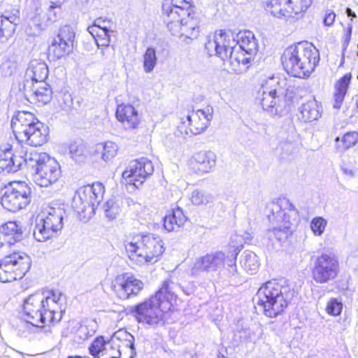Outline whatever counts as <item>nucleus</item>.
Segmentation results:
<instances>
[{
    "label": "nucleus",
    "mask_w": 358,
    "mask_h": 358,
    "mask_svg": "<svg viewBox=\"0 0 358 358\" xmlns=\"http://www.w3.org/2000/svg\"><path fill=\"white\" fill-rule=\"evenodd\" d=\"M176 298L171 282L164 281L155 295L133 306L130 313L138 323L152 327L162 325L164 324V313L171 309Z\"/></svg>",
    "instance_id": "obj_1"
},
{
    "label": "nucleus",
    "mask_w": 358,
    "mask_h": 358,
    "mask_svg": "<svg viewBox=\"0 0 358 358\" xmlns=\"http://www.w3.org/2000/svg\"><path fill=\"white\" fill-rule=\"evenodd\" d=\"M281 62L285 71L290 76L308 77L320 62V54L311 43L300 42L284 51Z\"/></svg>",
    "instance_id": "obj_2"
},
{
    "label": "nucleus",
    "mask_w": 358,
    "mask_h": 358,
    "mask_svg": "<svg viewBox=\"0 0 358 358\" xmlns=\"http://www.w3.org/2000/svg\"><path fill=\"white\" fill-rule=\"evenodd\" d=\"M289 296L290 289L285 281L271 280L259 288L255 297L265 315L275 317L287 306Z\"/></svg>",
    "instance_id": "obj_3"
},
{
    "label": "nucleus",
    "mask_w": 358,
    "mask_h": 358,
    "mask_svg": "<svg viewBox=\"0 0 358 358\" xmlns=\"http://www.w3.org/2000/svg\"><path fill=\"white\" fill-rule=\"evenodd\" d=\"M11 128L17 143L26 142L31 146L37 147L48 141V127L38 121L31 113L17 112L12 117Z\"/></svg>",
    "instance_id": "obj_4"
},
{
    "label": "nucleus",
    "mask_w": 358,
    "mask_h": 358,
    "mask_svg": "<svg viewBox=\"0 0 358 358\" xmlns=\"http://www.w3.org/2000/svg\"><path fill=\"white\" fill-rule=\"evenodd\" d=\"M25 166L30 169L33 181L38 186L48 187L61 176L59 163L45 152L29 148L26 155Z\"/></svg>",
    "instance_id": "obj_5"
},
{
    "label": "nucleus",
    "mask_w": 358,
    "mask_h": 358,
    "mask_svg": "<svg viewBox=\"0 0 358 358\" xmlns=\"http://www.w3.org/2000/svg\"><path fill=\"white\" fill-rule=\"evenodd\" d=\"M124 245L130 260L139 265L157 262L164 252L162 240L154 234L137 235Z\"/></svg>",
    "instance_id": "obj_6"
},
{
    "label": "nucleus",
    "mask_w": 358,
    "mask_h": 358,
    "mask_svg": "<svg viewBox=\"0 0 358 358\" xmlns=\"http://www.w3.org/2000/svg\"><path fill=\"white\" fill-rule=\"evenodd\" d=\"M287 91L280 86L278 77L272 76L263 81L256 99L269 115L281 116L289 110Z\"/></svg>",
    "instance_id": "obj_7"
},
{
    "label": "nucleus",
    "mask_w": 358,
    "mask_h": 358,
    "mask_svg": "<svg viewBox=\"0 0 358 358\" xmlns=\"http://www.w3.org/2000/svg\"><path fill=\"white\" fill-rule=\"evenodd\" d=\"M64 208L49 206L46 213L38 215L35 221L33 236L38 242H45L55 237L63 228Z\"/></svg>",
    "instance_id": "obj_8"
},
{
    "label": "nucleus",
    "mask_w": 358,
    "mask_h": 358,
    "mask_svg": "<svg viewBox=\"0 0 358 358\" xmlns=\"http://www.w3.org/2000/svg\"><path fill=\"white\" fill-rule=\"evenodd\" d=\"M31 258L23 252H13L0 260V282L22 279L29 271Z\"/></svg>",
    "instance_id": "obj_9"
},
{
    "label": "nucleus",
    "mask_w": 358,
    "mask_h": 358,
    "mask_svg": "<svg viewBox=\"0 0 358 358\" xmlns=\"http://www.w3.org/2000/svg\"><path fill=\"white\" fill-rule=\"evenodd\" d=\"M31 194V187L25 182H13L6 189L1 203L8 211L17 212L29 203Z\"/></svg>",
    "instance_id": "obj_10"
},
{
    "label": "nucleus",
    "mask_w": 358,
    "mask_h": 358,
    "mask_svg": "<svg viewBox=\"0 0 358 358\" xmlns=\"http://www.w3.org/2000/svg\"><path fill=\"white\" fill-rule=\"evenodd\" d=\"M340 272L338 257L331 253H322L314 262L312 278L318 284H327L334 280Z\"/></svg>",
    "instance_id": "obj_11"
},
{
    "label": "nucleus",
    "mask_w": 358,
    "mask_h": 358,
    "mask_svg": "<svg viewBox=\"0 0 358 358\" xmlns=\"http://www.w3.org/2000/svg\"><path fill=\"white\" fill-rule=\"evenodd\" d=\"M63 295L58 291L48 292V299L44 308L39 314L38 321L33 326L41 327L46 324L58 322L62 319Z\"/></svg>",
    "instance_id": "obj_12"
},
{
    "label": "nucleus",
    "mask_w": 358,
    "mask_h": 358,
    "mask_svg": "<svg viewBox=\"0 0 358 358\" xmlns=\"http://www.w3.org/2000/svg\"><path fill=\"white\" fill-rule=\"evenodd\" d=\"M154 166L150 160L141 158L130 162L122 173V178L128 185L138 188L152 174Z\"/></svg>",
    "instance_id": "obj_13"
},
{
    "label": "nucleus",
    "mask_w": 358,
    "mask_h": 358,
    "mask_svg": "<svg viewBox=\"0 0 358 358\" xmlns=\"http://www.w3.org/2000/svg\"><path fill=\"white\" fill-rule=\"evenodd\" d=\"M225 265V254L215 251L196 258L190 266V275L198 277L203 273L215 272Z\"/></svg>",
    "instance_id": "obj_14"
},
{
    "label": "nucleus",
    "mask_w": 358,
    "mask_h": 358,
    "mask_svg": "<svg viewBox=\"0 0 358 358\" xmlns=\"http://www.w3.org/2000/svg\"><path fill=\"white\" fill-rule=\"evenodd\" d=\"M236 45L233 33L220 30L216 31L213 40L206 43V49L209 55H217L222 60H227L229 54Z\"/></svg>",
    "instance_id": "obj_15"
},
{
    "label": "nucleus",
    "mask_w": 358,
    "mask_h": 358,
    "mask_svg": "<svg viewBox=\"0 0 358 358\" xmlns=\"http://www.w3.org/2000/svg\"><path fill=\"white\" fill-rule=\"evenodd\" d=\"M29 149L22 144L17 143L15 152L11 148H6L0 153V172L3 173H15L25 166V158Z\"/></svg>",
    "instance_id": "obj_16"
},
{
    "label": "nucleus",
    "mask_w": 358,
    "mask_h": 358,
    "mask_svg": "<svg viewBox=\"0 0 358 358\" xmlns=\"http://www.w3.org/2000/svg\"><path fill=\"white\" fill-rule=\"evenodd\" d=\"M74 38L75 33L70 26L62 27L49 47L50 52L55 59L69 55L73 50Z\"/></svg>",
    "instance_id": "obj_17"
},
{
    "label": "nucleus",
    "mask_w": 358,
    "mask_h": 358,
    "mask_svg": "<svg viewBox=\"0 0 358 358\" xmlns=\"http://www.w3.org/2000/svg\"><path fill=\"white\" fill-rule=\"evenodd\" d=\"M186 14L179 17L178 20H169L166 22L167 27L171 34L176 36H185L188 38H196L199 34V22L193 15Z\"/></svg>",
    "instance_id": "obj_18"
},
{
    "label": "nucleus",
    "mask_w": 358,
    "mask_h": 358,
    "mask_svg": "<svg viewBox=\"0 0 358 358\" xmlns=\"http://www.w3.org/2000/svg\"><path fill=\"white\" fill-rule=\"evenodd\" d=\"M112 287L121 299L136 296L144 287L143 282L129 273L117 275L112 282Z\"/></svg>",
    "instance_id": "obj_19"
},
{
    "label": "nucleus",
    "mask_w": 358,
    "mask_h": 358,
    "mask_svg": "<svg viewBox=\"0 0 358 358\" xmlns=\"http://www.w3.org/2000/svg\"><path fill=\"white\" fill-rule=\"evenodd\" d=\"M48 299V292L35 293L29 295L24 301L23 313L24 320L29 324H34L38 321V317L45 307Z\"/></svg>",
    "instance_id": "obj_20"
},
{
    "label": "nucleus",
    "mask_w": 358,
    "mask_h": 358,
    "mask_svg": "<svg viewBox=\"0 0 358 358\" xmlns=\"http://www.w3.org/2000/svg\"><path fill=\"white\" fill-rule=\"evenodd\" d=\"M191 0H164L162 6V15L164 22L178 20L179 17L191 14L193 9L190 4Z\"/></svg>",
    "instance_id": "obj_21"
},
{
    "label": "nucleus",
    "mask_w": 358,
    "mask_h": 358,
    "mask_svg": "<svg viewBox=\"0 0 358 358\" xmlns=\"http://www.w3.org/2000/svg\"><path fill=\"white\" fill-rule=\"evenodd\" d=\"M68 329H70L73 341L78 344H81L96 334L98 324L94 320L91 319L81 322L73 321L68 323Z\"/></svg>",
    "instance_id": "obj_22"
},
{
    "label": "nucleus",
    "mask_w": 358,
    "mask_h": 358,
    "mask_svg": "<svg viewBox=\"0 0 358 358\" xmlns=\"http://www.w3.org/2000/svg\"><path fill=\"white\" fill-rule=\"evenodd\" d=\"M283 206L285 208H288L289 211L295 210L294 206L289 200L282 199L271 205V213L268 215V218L273 224H277L282 227H289V229H291L292 224L291 215L282 209Z\"/></svg>",
    "instance_id": "obj_23"
},
{
    "label": "nucleus",
    "mask_w": 358,
    "mask_h": 358,
    "mask_svg": "<svg viewBox=\"0 0 358 358\" xmlns=\"http://www.w3.org/2000/svg\"><path fill=\"white\" fill-rule=\"evenodd\" d=\"M90 192L80 189L75 194L72 200V208L83 218H90L95 213L96 207L90 200Z\"/></svg>",
    "instance_id": "obj_24"
},
{
    "label": "nucleus",
    "mask_w": 358,
    "mask_h": 358,
    "mask_svg": "<svg viewBox=\"0 0 358 358\" xmlns=\"http://www.w3.org/2000/svg\"><path fill=\"white\" fill-rule=\"evenodd\" d=\"M116 117L126 130L136 129L140 122L137 110L130 104L119 105L116 110Z\"/></svg>",
    "instance_id": "obj_25"
},
{
    "label": "nucleus",
    "mask_w": 358,
    "mask_h": 358,
    "mask_svg": "<svg viewBox=\"0 0 358 358\" xmlns=\"http://www.w3.org/2000/svg\"><path fill=\"white\" fill-rule=\"evenodd\" d=\"M22 226L16 222H8L1 227L0 246L11 245L22 238Z\"/></svg>",
    "instance_id": "obj_26"
},
{
    "label": "nucleus",
    "mask_w": 358,
    "mask_h": 358,
    "mask_svg": "<svg viewBox=\"0 0 358 358\" xmlns=\"http://www.w3.org/2000/svg\"><path fill=\"white\" fill-rule=\"evenodd\" d=\"M216 156L213 152H200L195 154L191 164L199 174L208 173L215 166Z\"/></svg>",
    "instance_id": "obj_27"
},
{
    "label": "nucleus",
    "mask_w": 358,
    "mask_h": 358,
    "mask_svg": "<svg viewBox=\"0 0 358 358\" xmlns=\"http://www.w3.org/2000/svg\"><path fill=\"white\" fill-rule=\"evenodd\" d=\"M236 46L250 56L255 55L258 49L257 41L250 31H240L236 35Z\"/></svg>",
    "instance_id": "obj_28"
},
{
    "label": "nucleus",
    "mask_w": 358,
    "mask_h": 358,
    "mask_svg": "<svg viewBox=\"0 0 358 358\" xmlns=\"http://www.w3.org/2000/svg\"><path fill=\"white\" fill-rule=\"evenodd\" d=\"M19 23L18 10H15V13L11 15L3 14L0 16V38H4L7 40L11 37Z\"/></svg>",
    "instance_id": "obj_29"
},
{
    "label": "nucleus",
    "mask_w": 358,
    "mask_h": 358,
    "mask_svg": "<svg viewBox=\"0 0 358 358\" xmlns=\"http://www.w3.org/2000/svg\"><path fill=\"white\" fill-rule=\"evenodd\" d=\"M187 220V217L181 208L173 209L171 213L164 217V227L169 232L177 231L185 224Z\"/></svg>",
    "instance_id": "obj_30"
},
{
    "label": "nucleus",
    "mask_w": 358,
    "mask_h": 358,
    "mask_svg": "<svg viewBox=\"0 0 358 358\" xmlns=\"http://www.w3.org/2000/svg\"><path fill=\"white\" fill-rule=\"evenodd\" d=\"M351 79L352 75L350 73H348L345 74L335 83V91L334 94L333 104L334 108L338 109L341 108L344 100V97L345 96V94L347 93Z\"/></svg>",
    "instance_id": "obj_31"
},
{
    "label": "nucleus",
    "mask_w": 358,
    "mask_h": 358,
    "mask_svg": "<svg viewBox=\"0 0 358 358\" xmlns=\"http://www.w3.org/2000/svg\"><path fill=\"white\" fill-rule=\"evenodd\" d=\"M27 73L32 83L45 82L48 76V68L44 62L33 60L29 64Z\"/></svg>",
    "instance_id": "obj_32"
},
{
    "label": "nucleus",
    "mask_w": 358,
    "mask_h": 358,
    "mask_svg": "<svg viewBox=\"0 0 358 358\" xmlns=\"http://www.w3.org/2000/svg\"><path fill=\"white\" fill-rule=\"evenodd\" d=\"M52 93L50 85L45 82L32 83L30 99L45 104L50 101Z\"/></svg>",
    "instance_id": "obj_33"
},
{
    "label": "nucleus",
    "mask_w": 358,
    "mask_h": 358,
    "mask_svg": "<svg viewBox=\"0 0 358 358\" xmlns=\"http://www.w3.org/2000/svg\"><path fill=\"white\" fill-rule=\"evenodd\" d=\"M300 112L305 122H311L321 116V106L315 99H311L302 104Z\"/></svg>",
    "instance_id": "obj_34"
},
{
    "label": "nucleus",
    "mask_w": 358,
    "mask_h": 358,
    "mask_svg": "<svg viewBox=\"0 0 358 358\" xmlns=\"http://www.w3.org/2000/svg\"><path fill=\"white\" fill-rule=\"evenodd\" d=\"M203 125V124L200 122L199 118L191 113L186 117L185 120L183 119L182 120L180 128L182 130L184 127H187V128L184 129V132L187 135L189 134L192 135H198L205 131Z\"/></svg>",
    "instance_id": "obj_35"
},
{
    "label": "nucleus",
    "mask_w": 358,
    "mask_h": 358,
    "mask_svg": "<svg viewBox=\"0 0 358 358\" xmlns=\"http://www.w3.org/2000/svg\"><path fill=\"white\" fill-rule=\"evenodd\" d=\"M288 0H269L266 2L265 9L274 17L280 18L290 17Z\"/></svg>",
    "instance_id": "obj_36"
},
{
    "label": "nucleus",
    "mask_w": 358,
    "mask_h": 358,
    "mask_svg": "<svg viewBox=\"0 0 358 358\" xmlns=\"http://www.w3.org/2000/svg\"><path fill=\"white\" fill-rule=\"evenodd\" d=\"M241 264L246 272L250 274L255 273L259 266L257 256L255 252L250 250L243 252L241 255Z\"/></svg>",
    "instance_id": "obj_37"
},
{
    "label": "nucleus",
    "mask_w": 358,
    "mask_h": 358,
    "mask_svg": "<svg viewBox=\"0 0 358 358\" xmlns=\"http://www.w3.org/2000/svg\"><path fill=\"white\" fill-rule=\"evenodd\" d=\"M190 201L195 206H206L213 203V196L204 190L196 189L191 193Z\"/></svg>",
    "instance_id": "obj_38"
},
{
    "label": "nucleus",
    "mask_w": 358,
    "mask_h": 358,
    "mask_svg": "<svg viewBox=\"0 0 358 358\" xmlns=\"http://www.w3.org/2000/svg\"><path fill=\"white\" fill-rule=\"evenodd\" d=\"M96 150L101 151L102 159L108 162L117 155V145L113 141H107L97 145Z\"/></svg>",
    "instance_id": "obj_39"
},
{
    "label": "nucleus",
    "mask_w": 358,
    "mask_h": 358,
    "mask_svg": "<svg viewBox=\"0 0 358 358\" xmlns=\"http://www.w3.org/2000/svg\"><path fill=\"white\" fill-rule=\"evenodd\" d=\"M252 57V56L248 55L244 51L241 50L237 46L234 45L233 50H231L230 54H229L227 60H229L232 65H246L250 63Z\"/></svg>",
    "instance_id": "obj_40"
},
{
    "label": "nucleus",
    "mask_w": 358,
    "mask_h": 358,
    "mask_svg": "<svg viewBox=\"0 0 358 358\" xmlns=\"http://www.w3.org/2000/svg\"><path fill=\"white\" fill-rule=\"evenodd\" d=\"M69 154L74 161L81 162L86 157L85 146L80 142L73 141L68 146Z\"/></svg>",
    "instance_id": "obj_41"
},
{
    "label": "nucleus",
    "mask_w": 358,
    "mask_h": 358,
    "mask_svg": "<svg viewBox=\"0 0 358 358\" xmlns=\"http://www.w3.org/2000/svg\"><path fill=\"white\" fill-rule=\"evenodd\" d=\"M287 3L290 17H293L306 11L311 5L312 0H288Z\"/></svg>",
    "instance_id": "obj_42"
},
{
    "label": "nucleus",
    "mask_w": 358,
    "mask_h": 358,
    "mask_svg": "<svg viewBox=\"0 0 358 358\" xmlns=\"http://www.w3.org/2000/svg\"><path fill=\"white\" fill-rule=\"evenodd\" d=\"M85 192H90V200L92 201L95 207L99 203L102 199L103 194V186L101 183L93 184L92 186L83 187Z\"/></svg>",
    "instance_id": "obj_43"
},
{
    "label": "nucleus",
    "mask_w": 358,
    "mask_h": 358,
    "mask_svg": "<svg viewBox=\"0 0 358 358\" xmlns=\"http://www.w3.org/2000/svg\"><path fill=\"white\" fill-rule=\"evenodd\" d=\"M157 64V56L155 50L152 48H147L143 55V68L146 73L153 71Z\"/></svg>",
    "instance_id": "obj_44"
},
{
    "label": "nucleus",
    "mask_w": 358,
    "mask_h": 358,
    "mask_svg": "<svg viewBox=\"0 0 358 358\" xmlns=\"http://www.w3.org/2000/svg\"><path fill=\"white\" fill-rule=\"evenodd\" d=\"M115 31L109 29L107 27H103L100 34H97V37L94 38L96 43L99 48L110 46L111 37L114 36Z\"/></svg>",
    "instance_id": "obj_45"
},
{
    "label": "nucleus",
    "mask_w": 358,
    "mask_h": 358,
    "mask_svg": "<svg viewBox=\"0 0 358 358\" xmlns=\"http://www.w3.org/2000/svg\"><path fill=\"white\" fill-rule=\"evenodd\" d=\"M327 226V220L320 216L314 217L310 222V229L315 236H322Z\"/></svg>",
    "instance_id": "obj_46"
},
{
    "label": "nucleus",
    "mask_w": 358,
    "mask_h": 358,
    "mask_svg": "<svg viewBox=\"0 0 358 358\" xmlns=\"http://www.w3.org/2000/svg\"><path fill=\"white\" fill-rule=\"evenodd\" d=\"M213 110L212 108L207 107L205 109H199L196 111H192V113L199 118L200 122L203 124V127L206 130L213 119Z\"/></svg>",
    "instance_id": "obj_47"
},
{
    "label": "nucleus",
    "mask_w": 358,
    "mask_h": 358,
    "mask_svg": "<svg viewBox=\"0 0 358 358\" xmlns=\"http://www.w3.org/2000/svg\"><path fill=\"white\" fill-rule=\"evenodd\" d=\"M105 214L110 220L116 218L121 209L118 201L113 199L108 200L104 205Z\"/></svg>",
    "instance_id": "obj_48"
},
{
    "label": "nucleus",
    "mask_w": 358,
    "mask_h": 358,
    "mask_svg": "<svg viewBox=\"0 0 358 358\" xmlns=\"http://www.w3.org/2000/svg\"><path fill=\"white\" fill-rule=\"evenodd\" d=\"M62 4L51 2V5L49 6L47 17L48 21L50 23H53L57 21L62 16Z\"/></svg>",
    "instance_id": "obj_49"
},
{
    "label": "nucleus",
    "mask_w": 358,
    "mask_h": 358,
    "mask_svg": "<svg viewBox=\"0 0 358 358\" xmlns=\"http://www.w3.org/2000/svg\"><path fill=\"white\" fill-rule=\"evenodd\" d=\"M343 310V303L338 299H331L327 305L326 311L329 315L333 316L339 315Z\"/></svg>",
    "instance_id": "obj_50"
},
{
    "label": "nucleus",
    "mask_w": 358,
    "mask_h": 358,
    "mask_svg": "<svg viewBox=\"0 0 358 358\" xmlns=\"http://www.w3.org/2000/svg\"><path fill=\"white\" fill-rule=\"evenodd\" d=\"M274 238L278 241H285L292 234V229L289 227H282L280 225L275 227L272 230Z\"/></svg>",
    "instance_id": "obj_51"
},
{
    "label": "nucleus",
    "mask_w": 358,
    "mask_h": 358,
    "mask_svg": "<svg viewBox=\"0 0 358 358\" xmlns=\"http://www.w3.org/2000/svg\"><path fill=\"white\" fill-rule=\"evenodd\" d=\"M239 251L240 250H238V248H235L233 251V253L231 254L232 258H229V257H227L225 256V264L227 265L229 273L231 275V276L234 277L237 275V268L235 262Z\"/></svg>",
    "instance_id": "obj_52"
},
{
    "label": "nucleus",
    "mask_w": 358,
    "mask_h": 358,
    "mask_svg": "<svg viewBox=\"0 0 358 358\" xmlns=\"http://www.w3.org/2000/svg\"><path fill=\"white\" fill-rule=\"evenodd\" d=\"M358 141V133L350 131L346 133L342 138V143L345 150L354 146Z\"/></svg>",
    "instance_id": "obj_53"
},
{
    "label": "nucleus",
    "mask_w": 358,
    "mask_h": 358,
    "mask_svg": "<svg viewBox=\"0 0 358 358\" xmlns=\"http://www.w3.org/2000/svg\"><path fill=\"white\" fill-rule=\"evenodd\" d=\"M105 344L106 343L103 336L96 337L89 348L90 354L96 357L102 350Z\"/></svg>",
    "instance_id": "obj_54"
},
{
    "label": "nucleus",
    "mask_w": 358,
    "mask_h": 358,
    "mask_svg": "<svg viewBox=\"0 0 358 358\" xmlns=\"http://www.w3.org/2000/svg\"><path fill=\"white\" fill-rule=\"evenodd\" d=\"M296 138H297V135H296V132L295 129H294L293 127H289V135L287 136V137H286V138L282 137V139L281 141L282 148H284V146L286 144H289L292 147H293L295 141H296Z\"/></svg>",
    "instance_id": "obj_55"
},
{
    "label": "nucleus",
    "mask_w": 358,
    "mask_h": 358,
    "mask_svg": "<svg viewBox=\"0 0 358 358\" xmlns=\"http://www.w3.org/2000/svg\"><path fill=\"white\" fill-rule=\"evenodd\" d=\"M106 22V20H103L102 17H99V18L96 19L94 21V24L92 26H90L88 27L87 30H88L89 33L90 34H92V36L94 38H96L97 34H100V32H99L97 29H99L100 31H101L103 29V27L101 25V22Z\"/></svg>",
    "instance_id": "obj_56"
},
{
    "label": "nucleus",
    "mask_w": 358,
    "mask_h": 358,
    "mask_svg": "<svg viewBox=\"0 0 358 358\" xmlns=\"http://www.w3.org/2000/svg\"><path fill=\"white\" fill-rule=\"evenodd\" d=\"M352 30V24H348V27L343 31L342 47L344 50L347 49V48L349 45V43L351 40Z\"/></svg>",
    "instance_id": "obj_57"
},
{
    "label": "nucleus",
    "mask_w": 358,
    "mask_h": 358,
    "mask_svg": "<svg viewBox=\"0 0 358 358\" xmlns=\"http://www.w3.org/2000/svg\"><path fill=\"white\" fill-rule=\"evenodd\" d=\"M336 13L330 9H327L323 17V23L324 26L331 27L333 25L335 19H336Z\"/></svg>",
    "instance_id": "obj_58"
},
{
    "label": "nucleus",
    "mask_w": 358,
    "mask_h": 358,
    "mask_svg": "<svg viewBox=\"0 0 358 358\" xmlns=\"http://www.w3.org/2000/svg\"><path fill=\"white\" fill-rule=\"evenodd\" d=\"M101 53L104 59H109L115 55V50L112 46L102 47Z\"/></svg>",
    "instance_id": "obj_59"
},
{
    "label": "nucleus",
    "mask_w": 358,
    "mask_h": 358,
    "mask_svg": "<svg viewBox=\"0 0 358 358\" xmlns=\"http://www.w3.org/2000/svg\"><path fill=\"white\" fill-rule=\"evenodd\" d=\"M120 334H124L126 336H128L129 337V338L127 339V346H129L132 350L134 349V338L130 335V334H127V332L124 331V332H121V331H119V332H116L114 335H113V337L112 338V341H113V339L115 338H119V335Z\"/></svg>",
    "instance_id": "obj_60"
},
{
    "label": "nucleus",
    "mask_w": 358,
    "mask_h": 358,
    "mask_svg": "<svg viewBox=\"0 0 358 358\" xmlns=\"http://www.w3.org/2000/svg\"><path fill=\"white\" fill-rule=\"evenodd\" d=\"M342 171L343 173L346 176H349L350 177L355 176V171L352 169L348 168H343Z\"/></svg>",
    "instance_id": "obj_61"
},
{
    "label": "nucleus",
    "mask_w": 358,
    "mask_h": 358,
    "mask_svg": "<svg viewBox=\"0 0 358 358\" xmlns=\"http://www.w3.org/2000/svg\"><path fill=\"white\" fill-rule=\"evenodd\" d=\"M345 13L348 17H357L355 13L353 12L350 8H346Z\"/></svg>",
    "instance_id": "obj_62"
},
{
    "label": "nucleus",
    "mask_w": 358,
    "mask_h": 358,
    "mask_svg": "<svg viewBox=\"0 0 358 358\" xmlns=\"http://www.w3.org/2000/svg\"><path fill=\"white\" fill-rule=\"evenodd\" d=\"M62 336L68 337L69 336V331L68 329L62 331Z\"/></svg>",
    "instance_id": "obj_63"
},
{
    "label": "nucleus",
    "mask_w": 358,
    "mask_h": 358,
    "mask_svg": "<svg viewBox=\"0 0 358 358\" xmlns=\"http://www.w3.org/2000/svg\"><path fill=\"white\" fill-rule=\"evenodd\" d=\"M68 358H85V357L76 355V356H69V357H68Z\"/></svg>",
    "instance_id": "obj_64"
}]
</instances>
